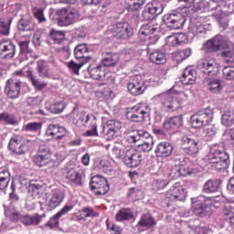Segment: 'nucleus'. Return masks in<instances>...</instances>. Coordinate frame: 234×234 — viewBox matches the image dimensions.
Instances as JSON below:
<instances>
[{
	"instance_id": "obj_20",
	"label": "nucleus",
	"mask_w": 234,
	"mask_h": 234,
	"mask_svg": "<svg viewBox=\"0 0 234 234\" xmlns=\"http://www.w3.org/2000/svg\"><path fill=\"white\" fill-rule=\"evenodd\" d=\"M142 154L133 148L126 150L122 157V162L127 167H138L142 164Z\"/></svg>"
},
{
	"instance_id": "obj_31",
	"label": "nucleus",
	"mask_w": 234,
	"mask_h": 234,
	"mask_svg": "<svg viewBox=\"0 0 234 234\" xmlns=\"http://www.w3.org/2000/svg\"><path fill=\"white\" fill-rule=\"evenodd\" d=\"M127 89L133 96H140V94H144L145 91V85L142 80H133L128 83Z\"/></svg>"
},
{
	"instance_id": "obj_60",
	"label": "nucleus",
	"mask_w": 234,
	"mask_h": 234,
	"mask_svg": "<svg viewBox=\"0 0 234 234\" xmlns=\"http://www.w3.org/2000/svg\"><path fill=\"white\" fill-rule=\"evenodd\" d=\"M223 213L226 217H228L229 218H234V207H232L229 205H226L223 207Z\"/></svg>"
},
{
	"instance_id": "obj_51",
	"label": "nucleus",
	"mask_w": 234,
	"mask_h": 234,
	"mask_svg": "<svg viewBox=\"0 0 234 234\" xmlns=\"http://www.w3.org/2000/svg\"><path fill=\"white\" fill-rule=\"evenodd\" d=\"M130 1L131 3L128 7L129 12H136V10H140V7L145 5V0H130Z\"/></svg>"
},
{
	"instance_id": "obj_4",
	"label": "nucleus",
	"mask_w": 234,
	"mask_h": 234,
	"mask_svg": "<svg viewBox=\"0 0 234 234\" xmlns=\"http://www.w3.org/2000/svg\"><path fill=\"white\" fill-rule=\"evenodd\" d=\"M192 211L197 217H209L211 213V206H213L215 199L213 197H206L199 196L192 199Z\"/></svg>"
},
{
	"instance_id": "obj_16",
	"label": "nucleus",
	"mask_w": 234,
	"mask_h": 234,
	"mask_svg": "<svg viewBox=\"0 0 234 234\" xmlns=\"http://www.w3.org/2000/svg\"><path fill=\"white\" fill-rule=\"evenodd\" d=\"M184 153L189 156H197L200 151V141L191 137L185 136L181 140Z\"/></svg>"
},
{
	"instance_id": "obj_48",
	"label": "nucleus",
	"mask_w": 234,
	"mask_h": 234,
	"mask_svg": "<svg viewBox=\"0 0 234 234\" xmlns=\"http://www.w3.org/2000/svg\"><path fill=\"white\" fill-rule=\"evenodd\" d=\"M191 56V48H186L175 53L176 61L180 63V61H184V59H187Z\"/></svg>"
},
{
	"instance_id": "obj_55",
	"label": "nucleus",
	"mask_w": 234,
	"mask_h": 234,
	"mask_svg": "<svg viewBox=\"0 0 234 234\" xmlns=\"http://www.w3.org/2000/svg\"><path fill=\"white\" fill-rule=\"evenodd\" d=\"M223 76L226 80H234V67H225L223 69Z\"/></svg>"
},
{
	"instance_id": "obj_47",
	"label": "nucleus",
	"mask_w": 234,
	"mask_h": 234,
	"mask_svg": "<svg viewBox=\"0 0 234 234\" xmlns=\"http://www.w3.org/2000/svg\"><path fill=\"white\" fill-rule=\"evenodd\" d=\"M112 153L115 158H120L123 161L125 151H123V144H122V143H116L112 150Z\"/></svg>"
},
{
	"instance_id": "obj_6",
	"label": "nucleus",
	"mask_w": 234,
	"mask_h": 234,
	"mask_svg": "<svg viewBox=\"0 0 234 234\" xmlns=\"http://www.w3.org/2000/svg\"><path fill=\"white\" fill-rule=\"evenodd\" d=\"M213 122V110L207 108L192 115L191 123L194 129H200Z\"/></svg>"
},
{
	"instance_id": "obj_14",
	"label": "nucleus",
	"mask_w": 234,
	"mask_h": 234,
	"mask_svg": "<svg viewBox=\"0 0 234 234\" xmlns=\"http://www.w3.org/2000/svg\"><path fill=\"white\" fill-rule=\"evenodd\" d=\"M164 12V6L162 4L157 1H153L148 3L144 9L143 10L142 16L144 21H151V19H154L156 16H160Z\"/></svg>"
},
{
	"instance_id": "obj_7",
	"label": "nucleus",
	"mask_w": 234,
	"mask_h": 234,
	"mask_svg": "<svg viewBox=\"0 0 234 234\" xmlns=\"http://www.w3.org/2000/svg\"><path fill=\"white\" fill-rule=\"evenodd\" d=\"M150 111L147 103H139L129 109L126 118L131 122H144V120L149 118Z\"/></svg>"
},
{
	"instance_id": "obj_33",
	"label": "nucleus",
	"mask_w": 234,
	"mask_h": 234,
	"mask_svg": "<svg viewBox=\"0 0 234 234\" xmlns=\"http://www.w3.org/2000/svg\"><path fill=\"white\" fill-rule=\"evenodd\" d=\"M196 80L197 71L191 68H186L180 78V81L183 85H193Z\"/></svg>"
},
{
	"instance_id": "obj_45",
	"label": "nucleus",
	"mask_w": 234,
	"mask_h": 234,
	"mask_svg": "<svg viewBox=\"0 0 234 234\" xmlns=\"http://www.w3.org/2000/svg\"><path fill=\"white\" fill-rule=\"evenodd\" d=\"M133 218V212L129 208H122L115 215V219L117 222H123V220H131Z\"/></svg>"
},
{
	"instance_id": "obj_2",
	"label": "nucleus",
	"mask_w": 234,
	"mask_h": 234,
	"mask_svg": "<svg viewBox=\"0 0 234 234\" xmlns=\"http://www.w3.org/2000/svg\"><path fill=\"white\" fill-rule=\"evenodd\" d=\"M204 162L208 167L216 171H226L229 167V154L220 150H211L204 157Z\"/></svg>"
},
{
	"instance_id": "obj_28",
	"label": "nucleus",
	"mask_w": 234,
	"mask_h": 234,
	"mask_svg": "<svg viewBox=\"0 0 234 234\" xmlns=\"http://www.w3.org/2000/svg\"><path fill=\"white\" fill-rule=\"evenodd\" d=\"M88 72L92 80H101V81H107L111 78V72L106 71L105 68L99 65L94 68H89Z\"/></svg>"
},
{
	"instance_id": "obj_15",
	"label": "nucleus",
	"mask_w": 234,
	"mask_h": 234,
	"mask_svg": "<svg viewBox=\"0 0 234 234\" xmlns=\"http://www.w3.org/2000/svg\"><path fill=\"white\" fill-rule=\"evenodd\" d=\"M107 36H112L118 39H125L129 37V25L119 22L117 24L111 25L106 32Z\"/></svg>"
},
{
	"instance_id": "obj_17",
	"label": "nucleus",
	"mask_w": 234,
	"mask_h": 234,
	"mask_svg": "<svg viewBox=\"0 0 234 234\" xmlns=\"http://www.w3.org/2000/svg\"><path fill=\"white\" fill-rule=\"evenodd\" d=\"M90 187L95 195H107L109 193V183L101 176H95L90 180Z\"/></svg>"
},
{
	"instance_id": "obj_46",
	"label": "nucleus",
	"mask_w": 234,
	"mask_h": 234,
	"mask_svg": "<svg viewBox=\"0 0 234 234\" xmlns=\"http://www.w3.org/2000/svg\"><path fill=\"white\" fill-rule=\"evenodd\" d=\"M120 61V56L112 54L101 60L103 67H116Z\"/></svg>"
},
{
	"instance_id": "obj_24",
	"label": "nucleus",
	"mask_w": 234,
	"mask_h": 234,
	"mask_svg": "<svg viewBox=\"0 0 234 234\" xmlns=\"http://www.w3.org/2000/svg\"><path fill=\"white\" fill-rule=\"evenodd\" d=\"M163 21H165L168 28L177 30V28H180L182 27V23H184V17L180 13L170 14V15H165L163 18Z\"/></svg>"
},
{
	"instance_id": "obj_32",
	"label": "nucleus",
	"mask_w": 234,
	"mask_h": 234,
	"mask_svg": "<svg viewBox=\"0 0 234 234\" xmlns=\"http://www.w3.org/2000/svg\"><path fill=\"white\" fill-rule=\"evenodd\" d=\"M45 217V214H35L33 216L24 215L20 217V222L24 224V226H37Z\"/></svg>"
},
{
	"instance_id": "obj_64",
	"label": "nucleus",
	"mask_w": 234,
	"mask_h": 234,
	"mask_svg": "<svg viewBox=\"0 0 234 234\" xmlns=\"http://www.w3.org/2000/svg\"><path fill=\"white\" fill-rule=\"evenodd\" d=\"M177 39V45H182L183 43H187V37L184 33L176 34Z\"/></svg>"
},
{
	"instance_id": "obj_26",
	"label": "nucleus",
	"mask_w": 234,
	"mask_h": 234,
	"mask_svg": "<svg viewBox=\"0 0 234 234\" xmlns=\"http://www.w3.org/2000/svg\"><path fill=\"white\" fill-rule=\"evenodd\" d=\"M23 72H27V76L31 81L32 85L37 89V90H43V89H46L47 85H48L47 82L40 81L34 76V71L31 69H28L27 70V68H24L23 70L16 71L15 76H23Z\"/></svg>"
},
{
	"instance_id": "obj_63",
	"label": "nucleus",
	"mask_w": 234,
	"mask_h": 234,
	"mask_svg": "<svg viewBox=\"0 0 234 234\" xmlns=\"http://www.w3.org/2000/svg\"><path fill=\"white\" fill-rule=\"evenodd\" d=\"M169 176H171V178H178V176H180V165H175L171 168Z\"/></svg>"
},
{
	"instance_id": "obj_9",
	"label": "nucleus",
	"mask_w": 234,
	"mask_h": 234,
	"mask_svg": "<svg viewBox=\"0 0 234 234\" xmlns=\"http://www.w3.org/2000/svg\"><path fill=\"white\" fill-rule=\"evenodd\" d=\"M197 69L207 76H215L220 70V64L215 58H205L198 60Z\"/></svg>"
},
{
	"instance_id": "obj_62",
	"label": "nucleus",
	"mask_w": 234,
	"mask_h": 234,
	"mask_svg": "<svg viewBox=\"0 0 234 234\" xmlns=\"http://www.w3.org/2000/svg\"><path fill=\"white\" fill-rule=\"evenodd\" d=\"M4 122L5 123H9L10 125H16L17 123L14 115L6 112H4Z\"/></svg>"
},
{
	"instance_id": "obj_61",
	"label": "nucleus",
	"mask_w": 234,
	"mask_h": 234,
	"mask_svg": "<svg viewBox=\"0 0 234 234\" xmlns=\"http://www.w3.org/2000/svg\"><path fill=\"white\" fill-rule=\"evenodd\" d=\"M52 111L56 113L58 112H63V110L65 109V102L59 101V102H55L52 106Z\"/></svg>"
},
{
	"instance_id": "obj_44",
	"label": "nucleus",
	"mask_w": 234,
	"mask_h": 234,
	"mask_svg": "<svg viewBox=\"0 0 234 234\" xmlns=\"http://www.w3.org/2000/svg\"><path fill=\"white\" fill-rule=\"evenodd\" d=\"M43 128L42 122H28L24 126V130L27 133H34L35 134H41V129Z\"/></svg>"
},
{
	"instance_id": "obj_53",
	"label": "nucleus",
	"mask_w": 234,
	"mask_h": 234,
	"mask_svg": "<svg viewBox=\"0 0 234 234\" xmlns=\"http://www.w3.org/2000/svg\"><path fill=\"white\" fill-rule=\"evenodd\" d=\"M18 30L22 32H30L32 30V24L27 20H20L18 22Z\"/></svg>"
},
{
	"instance_id": "obj_10",
	"label": "nucleus",
	"mask_w": 234,
	"mask_h": 234,
	"mask_svg": "<svg viewBox=\"0 0 234 234\" xmlns=\"http://www.w3.org/2000/svg\"><path fill=\"white\" fill-rule=\"evenodd\" d=\"M225 48H228V40L221 35L215 36L203 45L205 52H218V50H225Z\"/></svg>"
},
{
	"instance_id": "obj_11",
	"label": "nucleus",
	"mask_w": 234,
	"mask_h": 234,
	"mask_svg": "<svg viewBox=\"0 0 234 234\" xmlns=\"http://www.w3.org/2000/svg\"><path fill=\"white\" fill-rule=\"evenodd\" d=\"M32 144L31 141H25L23 136L15 135L9 141L8 149L15 153V154H25L28 151V145Z\"/></svg>"
},
{
	"instance_id": "obj_34",
	"label": "nucleus",
	"mask_w": 234,
	"mask_h": 234,
	"mask_svg": "<svg viewBox=\"0 0 234 234\" xmlns=\"http://www.w3.org/2000/svg\"><path fill=\"white\" fill-rule=\"evenodd\" d=\"M82 176L75 168H67L66 170V179L74 184L75 186H81Z\"/></svg>"
},
{
	"instance_id": "obj_54",
	"label": "nucleus",
	"mask_w": 234,
	"mask_h": 234,
	"mask_svg": "<svg viewBox=\"0 0 234 234\" xmlns=\"http://www.w3.org/2000/svg\"><path fill=\"white\" fill-rule=\"evenodd\" d=\"M0 34L3 36L10 34V21H0Z\"/></svg>"
},
{
	"instance_id": "obj_22",
	"label": "nucleus",
	"mask_w": 234,
	"mask_h": 234,
	"mask_svg": "<svg viewBox=\"0 0 234 234\" xmlns=\"http://www.w3.org/2000/svg\"><path fill=\"white\" fill-rule=\"evenodd\" d=\"M154 32H160V24L156 22H151L143 25L139 30V37L142 41H147L151 39V36H153Z\"/></svg>"
},
{
	"instance_id": "obj_52",
	"label": "nucleus",
	"mask_w": 234,
	"mask_h": 234,
	"mask_svg": "<svg viewBox=\"0 0 234 234\" xmlns=\"http://www.w3.org/2000/svg\"><path fill=\"white\" fill-rule=\"evenodd\" d=\"M34 17L38 21V23H45L47 22V18L45 17V13L43 8L36 7L33 10Z\"/></svg>"
},
{
	"instance_id": "obj_29",
	"label": "nucleus",
	"mask_w": 234,
	"mask_h": 234,
	"mask_svg": "<svg viewBox=\"0 0 234 234\" xmlns=\"http://www.w3.org/2000/svg\"><path fill=\"white\" fill-rule=\"evenodd\" d=\"M173 144L167 142H161L157 144L154 153L157 158H167L173 154Z\"/></svg>"
},
{
	"instance_id": "obj_40",
	"label": "nucleus",
	"mask_w": 234,
	"mask_h": 234,
	"mask_svg": "<svg viewBox=\"0 0 234 234\" xmlns=\"http://www.w3.org/2000/svg\"><path fill=\"white\" fill-rule=\"evenodd\" d=\"M10 184V172L6 168H0V191L6 189Z\"/></svg>"
},
{
	"instance_id": "obj_8",
	"label": "nucleus",
	"mask_w": 234,
	"mask_h": 234,
	"mask_svg": "<svg viewBox=\"0 0 234 234\" xmlns=\"http://www.w3.org/2000/svg\"><path fill=\"white\" fill-rule=\"evenodd\" d=\"M77 116L75 119L77 122H80L82 125H87V123L90 125V129L86 131L84 136H98V124L94 114H88L87 112L82 111Z\"/></svg>"
},
{
	"instance_id": "obj_18",
	"label": "nucleus",
	"mask_w": 234,
	"mask_h": 234,
	"mask_svg": "<svg viewBox=\"0 0 234 234\" xmlns=\"http://www.w3.org/2000/svg\"><path fill=\"white\" fill-rule=\"evenodd\" d=\"M173 92H175L174 89L158 96L162 108L168 112H173L178 107Z\"/></svg>"
},
{
	"instance_id": "obj_37",
	"label": "nucleus",
	"mask_w": 234,
	"mask_h": 234,
	"mask_svg": "<svg viewBox=\"0 0 234 234\" xmlns=\"http://www.w3.org/2000/svg\"><path fill=\"white\" fill-rule=\"evenodd\" d=\"M149 59L154 65H164L167 61V57H165V53L157 50L150 53Z\"/></svg>"
},
{
	"instance_id": "obj_19",
	"label": "nucleus",
	"mask_w": 234,
	"mask_h": 234,
	"mask_svg": "<svg viewBox=\"0 0 234 234\" xmlns=\"http://www.w3.org/2000/svg\"><path fill=\"white\" fill-rule=\"evenodd\" d=\"M5 92L10 100H17L21 95V80L9 79L5 87Z\"/></svg>"
},
{
	"instance_id": "obj_38",
	"label": "nucleus",
	"mask_w": 234,
	"mask_h": 234,
	"mask_svg": "<svg viewBox=\"0 0 234 234\" xmlns=\"http://www.w3.org/2000/svg\"><path fill=\"white\" fill-rule=\"evenodd\" d=\"M189 34H192V36H200V34H206V25L196 22L191 23L188 27Z\"/></svg>"
},
{
	"instance_id": "obj_35",
	"label": "nucleus",
	"mask_w": 234,
	"mask_h": 234,
	"mask_svg": "<svg viewBox=\"0 0 234 234\" xmlns=\"http://www.w3.org/2000/svg\"><path fill=\"white\" fill-rule=\"evenodd\" d=\"M184 123V119L181 115H177L175 117H172L163 123V129L165 131H171L173 129H177V127H181V125Z\"/></svg>"
},
{
	"instance_id": "obj_58",
	"label": "nucleus",
	"mask_w": 234,
	"mask_h": 234,
	"mask_svg": "<svg viewBox=\"0 0 234 234\" xmlns=\"http://www.w3.org/2000/svg\"><path fill=\"white\" fill-rule=\"evenodd\" d=\"M203 133L207 138H213L217 134V128L213 125H208L204 129Z\"/></svg>"
},
{
	"instance_id": "obj_13",
	"label": "nucleus",
	"mask_w": 234,
	"mask_h": 234,
	"mask_svg": "<svg viewBox=\"0 0 234 234\" xmlns=\"http://www.w3.org/2000/svg\"><path fill=\"white\" fill-rule=\"evenodd\" d=\"M57 23L58 27H69L78 18V12L71 9H60L57 12Z\"/></svg>"
},
{
	"instance_id": "obj_3",
	"label": "nucleus",
	"mask_w": 234,
	"mask_h": 234,
	"mask_svg": "<svg viewBox=\"0 0 234 234\" xmlns=\"http://www.w3.org/2000/svg\"><path fill=\"white\" fill-rule=\"evenodd\" d=\"M128 144H136V142H140L143 140L144 143L138 144L139 151H143V153H149L153 150V145H154V141L153 140V136L149 132L144 130H137L130 133L125 138Z\"/></svg>"
},
{
	"instance_id": "obj_21",
	"label": "nucleus",
	"mask_w": 234,
	"mask_h": 234,
	"mask_svg": "<svg viewBox=\"0 0 234 234\" xmlns=\"http://www.w3.org/2000/svg\"><path fill=\"white\" fill-rule=\"evenodd\" d=\"M74 209V205L66 204L60 211H58L55 216L51 217L49 220L45 224V228H48V229H56L59 226V218L67 215L69 211H72Z\"/></svg>"
},
{
	"instance_id": "obj_59",
	"label": "nucleus",
	"mask_w": 234,
	"mask_h": 234,
	"mask_svg": "<svg viewBox=\"0 0 234 234\" xmlns=\"http://www.w3.org/2000/svg\"><path fill=\"white\" fill-rule=\"evenodd\" d=\"M165 41H166V45H168V47H177V45H178L176 34L168 36L166 37Z\"/></svg>"
},
{
	"instance_id": "obj_23",
	"label": "nucleus",
	"mask_w": 234,
	"mask_h": 234,
	"mask_svg": "<svg viewBox=\"0 0 234 234\" xmlns=\"http://www.w3.org/2000/svg\"><path fill=\"white\" fill-rule=\"evenodd\" d=\"M120 129H122V122L111 120L103 126L102 133L106 136V140H112Z\"/></svg>"
},
{
	"instance_id": "obj_36",
	"label": "nucleus",
	"mask_w": 234,
	"mask_h": 234,
	"mask_svg": "<svg viewBox=\"0 0 234 234\" xmlns=\"http://www.w3.org/2000/svg\"><path fill=\"white\" fill-rule=\"evenodd\" d=\"M205 85L210 90V92H213L214 94H217L222 90V84L220 83V80L218 79H207L205 80Z\"/></svg>"
},
{
	"instance_id": "obj_57",
	"label": "nucleus",
	"mask_w": 234,
	"mask_h": 234,
	"mask_svg": "<svg viewBox=\"0 0 234 234\" xmlns=\"http://www.w3.org/2000/svg\"><path fill=\"white\" fill-rule=\"evenodd\" d=\"M89 217H96V213L90 207H86L80 211V220L83 218H88Z\"/></svg>"
},
{
	"instance_id": "obj_43",
	"label": "nucleus",
	"mask_w": 234,
	"mask_h": 234,
	"mask_svg": "<svg viewBox=\"0 0 234 234\" xmlns=\"http://www.w3.org/2000/svg\"><path fill=\"white\" fill-rule=\"evenodd\" d=\"M221 123L225 127H231L234 125V111L226 110L221 116Z\"/></svg>"
},
{
	"instance_id": "obj_25",
	"label": "nucleus",
	"mask_w": 234,
	"mask_h": 234,
	"mask_svg": "<svg viewBox=\"0 0 234 234\" xmlns=\"http://www.w3.org/2000/svg\"><path fill=\"white\" fill-rule=\"evenodd\" d=\"M65 199V193L59 189H56L51 195L48 197L46 201V206L50 207V209H56L61 202Z\"/></svg>"
},
{
	"instance_id": "obj_1",
	"label": "nucleus",
	"mask_w": 234,
	"mask_h": 234,
	"mask_svg": "<svg viewBox=\"0 0 234 234\" xmlns=\"http://www.w3.org/2000/svg\"><path fill=\"white\" fill-rule=\"evenodd\" d=\"M33 162L38 167H58L61 162H63V155L59 153L52 154L50 147L47 145L39 146L37 153L33 157Z\"/></svg>"
},
{
	"instance_id": "obj_39",
	"label": "nucleus",
	"mask_w": 234,
	"mask_h": 234,
	"mask_svg": "<svg viewBox=\"0 0 234 234\" xmlns=\"http://www.w3.org/2000/svg\"><path fill=\"white\" fill-rule=\"evenodd\" d=\"M138 226L140 228H146V229H149L153 228V226H156V221H154V218H153L151 215L144 214L138 222Z\"/></svg>"
},
{
	"instance_id": "obj_50",
	"label": "nucleus",
	"mask_w": 234,
	"mask_h": 234,
	"mask_svg": "<svg viewBox=\"0 0 234 234\" xmlns=\"http://www.w3.org/2000/svg\"><path fill=\"white\" fill-rule=\"evenodd\" d=\"M49 36L55 43H60L61 41H63L65 39V33H63V31H58L55 29H51Z\"/></svg>"
},
{
	"instance_id": "obj_12",
	"label": "nucleus",
	"mask_w": 234,
	"mask_h": 234,
	"mask_svg": "<svg viewBox=\"0 0 234 234\" xmlns=\"http://www.w3.org/2000/svg\"><path fill=\"white\" fill-rule=\"evenodd\" d=\"M165 197L170 202H182L187 198V190L180 183H176L166 192Z\"/></svg>"
},
{
	"instance_id": "obj_42",
	"label": "nucleus",
	"mask_w": 234,
	"mask_h": 234,
	"mask_svg": "<svg viewBox=\"0 0 234 234\" xmlns=\"http://www.w3.org/2000/svg\"><path fill=\"white\" fill-rule=\"evenodd\" d=\"M50 66L45 60H38L37 62V72L40 78H48Z\"/></svg>"
},
{
	"instance_id": "obj_56",
	"label": "nucleus",
	"mask_w": 234,
	"mask_h": 234,
	"mask_svg": "<svg viewBox=\"0 0 234 234\" xmlns=\"http://www.w3.org/2000/svg\"><path fill=\"white\" fill-rule=\"evenodd\" d=\"M222 56L226 63H234V49L223 51Z\"/></svg>"
},
{
	"instance_id": "obj_30",
	"label": "nucleus",
	"mask_w": 234,
	"mask_h": 234,
	"mask_svg": "<svg viewBox=\"0 0 234 234\" xmlns=\"http://www.w3.org/2000/svg\"><path fill=\"white\" fill-rule=\"evenodd\" d=\"M5 54L7 58H14L16 56V45L10 39L0 40V56Z\"/></svg>"
},
{
	"instance_id": "obj_49",
	"label": "nucleus",
	"mask_w": 234,
	"mask_h": 234,
	"mask_svg": "<svg viewBox=\"0 0 234 234\" xmlns=\"http://www.w3.org/2000/svg\"><path fill=\"white\" fill-rule=\"evenodd\" d=\"M168 184L169 181H167L166 179L157 178L154 180L152 186L154 191H160V189H165L168 186Z\"/></svg>"
},
{
	"instance_id": "obj_41",
	"label": "nucleus",
	"mask_w": 234,
	"mask_h": 234,
	"mask_svg": "<svg viewBox=\"0 0 234 234\" xmlns=\"http://www.w3.org/2000/svg\"><path fill=\"white\" fill-rule=\"evenodd\" d=\"M220 187V183L217 179H209L203 186V193H216Z\"/></svg>"
},
{
	"instance_id": "obj_27",
	"label": "nucleus",
	"mask_w": 234,
	"mask_h": 234,
	"mask_svg": "<svg viewBox=\"0 0 234 234\" xmlns=\"http://www.w3.org/2000/svg\"><path fill=\"white\" fill-rule=\"evenodd\" d=\"M46 135L57 141L63 140L67 136V129L56 124H49L46 130Z\"/></svg>"
},
{
	"instance_id": "obj_5",
	"label": "nucleus",
	"mask_w": 234,
	"mask_h": 234,
	"mask_svg": "<svg viewBox=\"0 0 234 234\" xmlns=\"http://www.w3.org/2000/svg\"><path fill=\"white\" fill-rule=\"evenodd\" d=\"M90 49H89V47L87 44H79L75 49H74V56L76 59H81L80 63L74 62V60H71L68 63L69 69L74 72V74H80V69L83 67V65L89 63L90 59H92V57L86 56V54H89Z\"/></svg>"
}]
</instances>
